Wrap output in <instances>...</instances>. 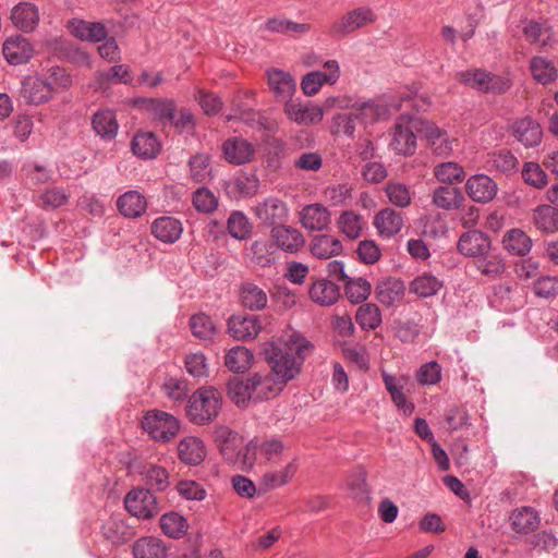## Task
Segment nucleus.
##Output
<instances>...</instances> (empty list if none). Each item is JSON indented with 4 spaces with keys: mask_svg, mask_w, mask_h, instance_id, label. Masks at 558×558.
Wrapping results in <instances>:
<instances>
[{
    "mask_svg": "<svg viewBox=\"0 0 558 558\" xmlns=\"http://www.w3.org/2000/svg\"><path fill=\"white\" fill-rule=\"evenodd\" d=\"M313 345L300 333L293 332L283 342L271 344L266 351L269 372H258L246 379L234 378L228 383V396L239 408L277 397L301 371Z\"/></svg>",
    "mask_w": 558,
    "mask_h": 558,
    "instance_id": "obj_1",
    "label": "nucleus"
},
{
    "mask_svg": "<svg viewBox=\"0 0 558 558\" xmlns=\"http://www.w3.org/2000/svg\"><path fill=\"white\" fill-rule=\"evenodd\" d=\"M221 407V393L213 386H204L189 397L185 412L190 422L204 426L216 420Z\"/></svg>",
    "mask_w": 558,
    "mask_h": 558,
    "instance_id": "obj_2",
    "label": "nucleus"
},
{
    "mask_svg": "<svg viewBox=\"0 0 558 558\" xmlns=\"http://www.w3.org/2000/svg\"><path fill=\"white\" fill-rule=\"evenodd\" d=\"M388 114V107L379 100L356 101L352 105L348 114H339L336 118L338 128L347 135H352L355 130V121L362 124H373Z\"/></svg>",
    "mask_w": 558,
    "mask_h": 558,
    "instance_id": "obj_3",
    "label": "nucleus"
},
{
    "mask_svg": "<svg viewBox=\"0 0 558 558\" xmlns=\"http://www.w3.org/2000/svg\"><path fill=\"white\" fill-rule=\"evenodd\" d=\"M142 426L153 439L162 442L170 441L180 429V423L172 414L159 410L147 412Z\"/></svg>",
    "mask_w": 558,
    "mask_h": 558,
    "instance_id": "obj_4",
    "label": "nucleus"
},
{
    "mask_svg": "<svg viewBox=\"0 0 558 558\" xmlns=\"http://www.w3.org/2000/svg\"><path fill=\"white\" fill-rule=\"evenodd\" d=\"M270 319L269 316L239 314L228 319V333L239 341L255 339L263 330L264 325Z\"/></svg>",
    "mask_w": 558,
    "mask_h": 558,
    "instance_id": "obj_5",
    "label": "nucleus"
},
{
    "mask_svg": "<svg viewBox=\"0 0 558 558\" xmlns=\"http://www.w3.org/2000/svg\"><path fill=\"white\" fill-rule=\"evenodd\" d=\"M457 78L480 92L501 94L510 88V82L504 77L492 75L482 70H468L457 74Z\"/></svg>",
    "mask_w": 558,
    "mask_h": 558,
    "instance_id": "obj_6",
    "label": "nucleus"
},
{
    "mask_svg": "<svg viewBox=\"0 0 558 558\" xmlns=\"http://www.w3.org/2000/svg\"><path fill=\"white\" fill-rule=\"evenodd\" d=\"M126 510L138 519H150L159 513L157 498L146 488H133L124 498Z\"/></svg>",
    "mask_w": 558,
    "mask_h": 558,
    "instance_id": "obj_7",
    "label": "nucleus"
},
{
    "mask_svg": "<svg viewBox=\"0 0 558 558\" xmlns=\"http://www.w3.org/2000/svg\"><path fill=\"white\" fill-rule=\"evenodd\" d=\"M255 217L266 226L286 222L289 218L287 203L278 197L269 196L253 207Z\"/></svg>",
    "mask_w": 558,
    "mask_h": 558,
    "instance_id": "obj_8",
    "label": "nucleus"
},
{
    "mask_svg": "<svg viewBox=\"0 0 558 558\" xmlns=\"http://www.w3.org/2000/svg\"><path fill=\"white\" fill-rule=\"evenodd\" d=\"M418 131L426 137L430 148L436 155L449 156L458 147V138L449 135L434 123L421 121Z\"/></svg>",
    "mask_w": 558,
    "mask_h": 558,
    "instance_id": "obj_9",
    "label": "nucleus"
},
{
    "mask_svg": "<svg viewBox=\"0 0 558 558\" xmlns=\"http://www.w3.org/2000/svg\"><path fill=\"white\" fill-rule=\"evenodd\" d=\"M270 238L278 248L291 254L299 252L305 245L304 235L296 228L284 222L271 228Z\"/></svg>",
    "mask_w": 558,
    "mask_h": 558,
    "instance_id": "obj_10",
    "label": "nucleus"
},
{
    "mask_svg": "<svg viewBox=\"0 0 558 558\" xmlns=\"http://www.w3.org/2000/svg\"><path fill=\"white\" fill-rule=\"evenodd\" d=\"M299 222L306 230L324 231L331 222V213L323 204H308L299 213Z\"/></svg>",
    "mask_w": 558,
    "mask_h": 558,
    "instance_id": "obj_11",
    "label": "nucleus"
},
{
    "mask_svg": "<svg viewBox=\"0 0 558 558\" xmlns=\"http://www.w3.org/2000/svg\"><path fill=\"white\" fill-rule=\"evenodd\" d=\"M225 159L232 165H244L254 160L255 146L242 137H231L223 142Z\"/></svg>",
    "mask_w": 558,
    "mask_h": 558,
    "instance_id": "obj_12",
    "label": "nucleus"
},
{
    "mask_svg": "<svg viewBox=\"0 0 558 558\" xmlns=\"http://www.w3.org/2000/svg\"><path fill=\"white\" fill-rule=\"evenodd\" d=\"M10 20L19 31L29 34L33 33L39 24V10L31 2H20L12 8Z\"/></svg>",
    "mask_w": 558,
    "mask_h": 558,
    "instance_id": "obj_13",
    "label": "nucleus"
},
{
    "mask_svg": "<svg viewBox=\"0 0 558 558\" xmlns=\"http://www.w3.org/2000/svg\"><path fill=\"white\" fill-rule=\"evenodd\" d=\"M489 250L490 240L480 230L466 231L458 241V251L468 257L484 256Z\"/></svg>",
    "mask_w": 558,
    "mask_h": 558,
    "instance_id": "obj_14",
    "label": "nucleus"
},
{
    "mask_svg": "<svg viewBox=\"0 0 558 558\" xmlns=\"http://www.w3.org/2000/svg\"><path fill=\"white\" fill-rule=\"evenodd\" d=\"M410 123L398 122L391 131L390 148L399 155L412 156L416 150V136Z\"/></svg>",
    "mask_w": 558,
    "mask_h": 558,
    "instance_id": "obj_15",
    "label": "nucleus"
},
{
    "mask_svg": "<svg viewBox=\"0 0 558 558\" xmlns=\"http://www.w3.org/2000/svg\"><path fill=\"white\" fill-rule=\"evenodd\" d=\"M34 49L29 40L21 35L9 37L2 47L5 60L13 65L26 63L33 56Z\"/></svg>",
    "mask_w": 558,
    "mask_h": 558,
    "instance_id": "obj_16",
    "label": "nucleus"
},
{
    "mask_svg": "<svg viewBox=\"0 0 558 558\" xmlns=\"http://www.w3.org/2000/svg\"><path fill=\"white\" fill-rule=\"evenodd\" d=\"M376 19L374 12L367 8H357L335 22L332 31L338 34H349L355 29L373 23Z\"/></svg>",
    "mask_w": 558,
    "mask_h": 558,
    "instance_id": "obj_17",
    "label": "nucleus"
},
{
    "mask_svg": "<svg viewBox=\"0 0 558 558\" xmlns=\"http://www.w3.org/2000/svg\"><path fill=\"white\" fill-rule=\"evenodd\" d=\"M465 191L470 198L477 203H487L497 194V184L486 174H476L468 179Z\"/></svg>",
    "mask_w": 558,
    "mask_h": 558,
    "instance_id": "obj_18",
    "label": "nucleus"
},
{
    "mask_svg": "<svg viewBox=\"0 0 558 558\" xmlns=\"http://www.w3.org/2000/svg\"><path fill=\"white\" fill-rule=\"evenodd\" d=\"M513 136L525 147H533L541 143L543 132L539 123L531 117L515 121L512 126Z\"/></svg>",
    "mask_w": 558,
    "mask_h": 558,
    "instance_id": "obj_19",
    "label": "nucleus"
},
{
    "mask_svg": "<svg viewBox=\"0 0 558 558\" xmlns=\"http://www.w3.org/2000/svg\"><path fill=\"white\" fill-rule=\"evenodd\" d=\"M284 112L290 120L303 125L316 124L324 117V109L318 108L317 105L303 106L299 102H287Z\"/></svg>",
    "mask_w": 558,
    "mask_h": 558,
    "instance_id": "obj_20",
    "label": "nucleus"
},
{
    "mask_svg": "<svg viewBox=\"0 0 558 558\" xmlns=\"http://www.w3.org/2000/svg\"><path fill=\"white\" fill-rule=\"evenodd\" d=\"M206 447L201 438L195 436L184 437L178 445L179 459L189 465L201 464L206 457Z\"/></svg>",
    "mask_w": 558,
    "mask_h": 558,
    "instance_id": "obj_21",
    "label": "nucleus"
},
{
    "mask_svg": "<svg viewBox=\"0 0 558 558\" xmlns=\"http://www.w3.org/2000/svg\"><path fill=\"white\" fill-rule=\"evenodd\" d=\"M313 256L319 259H327L341 254L343 246L341 241L330 234H317L310 243Z\"/></svg>",
    "mask_w": 558,
    "mask_h": 558,
    "instance_id": "obj_22",
    "label": "nucleus"
},
{
    "mask_svg": "<svg viewBox=\"0 0 558 558\" xmlns=\"http://www.w3.org/2000/svg\"><path fill=\"white\" fill-rule=\"evenodd\" d=\"M268 85L275 96L280 100H288L295 92V81L293 77L281 70H270L267 73Z\"/></svg>",
    "mask_w": 558,
    "mask_h": 558,
    "instance_id": "obj_23",
    "label": "nucleus"
},
{
    "mask_svg": "<svg viewBox=\"0 0 558 558\" xmlns=\"http://www.w3.org/2000/svg\"><path fill=\"white\" fill-rule=\"evenodd\" d=\"M310 299L322 305L329 306L336 303L340 296L339 288L327 279H316L308 289Z\"/></svg>",
    "mask_w": 558,
    "mask_h": 558,
    "instance_id": "obj_24",
    "label": "nucleus"
},
{
    "mask_svg": "<svg viewBox=\"0 0 558 558\" xmlns=\"http://www.w3.org/2000/svg\"><path fill=\"white\" fill-rule=\"evenodd\" d=\"M182 223L173 217H159L151 223V233L160 241L174 243L182 234Z\"/></svg>",
    "mask_w": 558,
    "mask_h": 558,
    "instance_id": "obj_25",
    "label": "nucleus"
},
{
    "mask_svg": "<svg viewBox=\"0 0 558 558\" xmlns=\"http://www.w3.org/2000/svg\"><path fill=\"white\" fill-rule=\"evenodd\" d=\"M374 226L380 235L391 238L402 229L403 217L392 208H384L376 214Z\"/></svg>",
    "mask_w": 558,
    "mask_h": 558,
    "instance_id": "obj_26",
    "label": "nucleus"
},
{
    "mask_svg": "<svg viewBox=\"0 0 558 558\" xmlns=\"http://www.w3.org/2000/svg\"><path fill=\"white\" fill-rule=\"evenodd\" d=\"M240 302L243 307L250 311H262L267 306L268 296L263 288L247 281L242 283L240 288Z\"/></svg>",
    "mask_w": 558,
    "mask_h": 558,
    "instance_id": "obj_27",
    "label": "nucleus"
},
{
    "mask_svg": "<svg viewBox=\"0 0 558 558\" xmlns=\"http://www.w3.org/2000/svg\"><path fill=\"white\" fill-rule=\"evenodd\" d=\"M298 469L299 465L296 460L293 459L280 470L266 472L259 480V486L264 490H270L283 486L292 480Z\"/></svg>",
    "mask_w": 558,
    "mask_h": 558,
    "instance_id": "obj_28",
    "label": "nucleus"
},
{
    "mask_svg": "<svg viewBox=\"0 0 558 558\" xmlns=\"http://www.w3.org/2000/svg\"><path fill=\"white\" fill-rule=\"evenodd\" d=\"M117 206L123 216L137 218L145 213L147 204L145 197L137 191H129L118 198Z\"/></svg>",
    "mask_w": 558,
    "mask_h": 558,
    "instance_id": "obj_29",
    "label": "nucleus"
},
{
    "mask_svg": "<svg viewBox=\"0 0 558 558\" xmlns=\"http://www.w3.org/2000/svg\"><path fill=\"white\" fill-rule=\"evenodd\" d=\"M102 535L112 544L119 545L130 541L133 536L132 530L119 515L110 517L102 524Z\"/></svg>",
    "mask_w": 558,
    "mask_h": 558,
    "instance_id": "obj_30",
    "label": "nucleus"
},
{
    "mask_svg": "<svg viewBox=\"0 0 558 558\" xmlns=\"http://www.w3.org/2000/svg\"><path fill=\"white\" fill-rule=\"evenodd\" d=\"M504 247L512 255L524 256L532 248L531 238L521 229L508 230L502 239Z\"/></svg>",
    "mask_w": 558,
    "mask_h": 558,
    "instance_id": "obj_31",
    "label": "nucleus"
},
{
    "mask_svg": "<svg viewBox=\"0 0 558 558\" xmlns=\"http://www.w3.org/2000/svg\"><path fill=\"white\" fill-rule=\"evenodd\" d=\"M52 95L51 86L44 77L28 80L22 89V96L34 105L46 102Z\"/></svg>",
    "mask_w": 558,
    "mask_h": 558,
    "instance_id": "obj_32",
    "label": "nucleus"
},
{
    "mask_svg": "<svg viewBox=\"0 0 558 558\" xmlns=\"http://www.w3.org/2000/svg\"><path fill=\"white\" fill-rule=\"evenodd\" d=\"M511 526L517 533H530L539 525L537 512L531 507H522L512 511L510 515Z\"/></svg>",
    "mask_w": 558,
    "mask_h": 558,
    "instance_id": "obj_33",
    "label": "nucleus"
},
{
    "mask_svg": "<svg viewBox=\"0 0 558 558\" xmlns=\"http://www.w3.org/2000/svg\"><path fill=\"white\" fill-rule=\"evenodd\" d=\"M383 381L396 407L404 413H412L414 407L407 401L405 395L403 393L407 380L403 377L397 378L387 373H383Z\"/></svg>",
    "mask_w": 558,
    "mask_h": 558,
    "instance_id": "obj_34",
    "label": "nucleus"
},
{
    "mask_svg": "<svg viewBox=\"0 0 558 558\" xmlns=\"http://www.w3.org/2000/svg\"><path fill=\"white\" fill-rule=\"evenodd\" d=\"M523 34L530 44H536L541 47L550 46L555 43L553 28L547 23L530 21L523 27Z\"/></svg>",
    "mask_w": 558,
    "mask_h": 558,
    "instance_id": "obj_35",
    "label": "nucleus"
},
{
    "mask_svg": "<svg viewBox=\"0 0 558 558\" xmlns=\"http://www.w3.org/2000/svg\"><path fill=\"white\" fill-rule=\"evenodd\" d=\"M364 226L363 217L353 210L342 211L337 219V228L350 240L361 236Z\"/></svg>",
    "mask_w": 558,
    "mask_h": 558,
    "instance_id": "obj_36",
    "label": "nucleus"
},
{
    "mask_svg": "<svg viewBox=\"0 0 558 558\" xmlns=\"http://www.w3.org/2000/svg\"><path fill=\"white\" fill-rule=\"evenodd\" d=\"M403 294L404 286L397 279L383 280L376 287V296L378 301L387 306L400 302Z\"/></svg>",
    "mask_w": 558,
    "mask_h": 558,
    "instance_id": "obj_37",
    "label": "nucleus"
},
{
    "mask_svg": "<svg viewBox=\"0 0 558 558\" xmlns=\"http://www.w3.org/2000/svg\"><path fill=\"white\" fill-rule=\"evenodd\" d=\"M135 558H166L167 549L161 539L156 537H142L133 545Z\"/></svg>",
    "mask_w": 558,
    "mask_h": 558,
    "instance_id": "obj_38",
    "label": "nucleus"
},
{
    "mask_svg": "<svg viewBox=\"0 0 558 558\" xmlns=\"http://www.w3.org/2000/svg\"><path fill=\"white\" fill-rule=\"evenodd\" d=\"M93 129L95 132L105 140H112L118 132V122L113 111L99 110L93 117Z\"/></svg>",
    "mask_w": 558,
    "mask_h": 558,
    "instance_id": "obj_39",
    "label": "nucleus"
},
{
    "mask_svg": "<svg viewBox=\"0 0 558 558\" xmlns=\"http://www.w3.org/2000/svg\"><path fill=\"white\" fill-rule=\"evenodd\" d=\"M141 475L149 488L158 492L165 490L170 484L169 473L161 465L146 463L142 468Z\"/></svg>",
    "mask_w": 558,
    "mask_h": 558,
    "instance_id": "obj_40",
    "label": "nucleus"
},
{
    "mask_svg": "<svg viewBox=\"0 0 558 558\" xmlns=\"http://www.w3.org/2000/svg\"><path fill=\"white\" fill-rule=\"evenodd\" d=\"M160 149V144L154 133L140 132L132 141V150L142 158H154Z\"/></svg>",
    "mask_w": 558,
    "mask_h": 558,
    "instance_id": "obj_41",
    "label": "nucleus"
},
{
    "mask_svg": "<svg viewBox=\"0 0 558 558\" xmlns=\"http://www.w3.org/2000/svg\"><path fill=\"white\" fill-rule=\"evenodd\" d=\"M253 360L254 355L247 348L238 345L229 350L225 364L233 373H243L252 366Z\"/></svg>",
    "mask_w": 558,
    "mask_h": 558,
    "instance_id": "obj_42",
    "label": "nucleus"
},
{
    "mask_svg": "<svg viewBox=\"0 0 558 558\" xmlns=\"http://www.w3.org/2000/svg\"><path fill=\"white\" fill-rule=\"evenodd\" d=\"M441 288L442 282L437 277L423 274L411 281L409 290L420 298H429L435 295Z\"/></svg>",
    "mask_w": 558,
    "mask_h": 558,
    "instance_id": "obj_43",
    "label": "nucleus"
},
{
    "mask_svg": "<svg viewBox=\"0 0 558 558\" xmlns=\"http://www.w3.org/2000/svg\"><path fill=\"white\" fill-rule=\"evenodd\" d=\"M433 173L439 182L449 185L461 183L465 178L463 167L453 161L436 165L434 167Z\"/></svg>",
    "mask_w": 558,
    "mask_h": 558,
    "instance_id": "obj_44",
    "label": "nucleus"
},
{
    "mask_svg": "<svg viewBox=\"0 0 558 558\" xmlns=\"http://www.w3.org/2000/svg\"><path fill=\"white\" fill-rule=\"evenodd\" d=\"M353 185L342 182L328 185L324 192V198L331 206H349L352 199Z\"/></svg>",
    "mask_w": 558,
    "mask_h": 558,
    "instance_id": "obj_45",
    "label": "nucleus"
},
{
    "mask_svg": "<svg viewBox=\"0 0 558 558\" xmlns=\"http://www.w3.org/2000/svg\"><path fill=\"white\" fill-rule=\"evenodd\" d=\"M533 222L541 231L555 232L558 230V210L549 205L538 206L534 210Z\"/></svg>",
    "mask_w": 558,
    "mask_h": 558,
    "instance_id": "obj_46",
    "label": "nucleus"
},
{
    "mask_svg": "<svg viewBox=\"0 0 558 558\" xmlns=\"http://www.w3.org/2000/svg\"><path fill=\"white\" fill-rule=\"evenodd\" d=\"M530 69L533 77L543 85L554 82L558 75L553 62L543 57H534L531 60Z\"/></svg>",
    "mask_w": 558,
    "mask_h": 558,
    "instance_id": "obj_47",
    "label": "nucleus"
},
{
    "mask_svg": "<svg viewBox=\"0 0 558 558\" xmlns=\"http://www.w3.org/2000/svg\"><path fill=\"white\" fill-rule=\"evenodd\" d=\"M462 195L452 186H439L434 191L433 203L442 209H453L459 206Z\"/></svg>",
    "mask_w": 558,
    "mask_h": 558,
    "instance_id": "obj_48",
    "label": "nucleus"
},
{
    "mask_svg": "<svg viewBox=\"0 0 558 558\" xmlns=\"http://www.w3.org/2000/svg\"><path fill=\"white\" fill-rule=\"evenodd\" d=\"M190 328L193 336L201 340H211L216 335L215 324L211 318L204 313L191 317Z\"/></svg>",
    "mask_w": 558,
    "mask_h": 558,
    "instance_id": "obj_49",
    "label": "nucleus"
},
{
    "mask_svg": "<svg viewBox=\"0 0 558 558\" xmlns=\"http://www.w3.org/2000/svg\"><path fill=\"white\" fill-rule=\"evenodd\" d=\"M191 178L197 183L211 179L210 159L205 154H196L189 161Z\"/></svg>",
    "mask_w": 558,
    "mask_h": 558,
    "instance_id": "obj_50",
    "label": "nucleus"
},
{
    "mask_svg": "<svg viewBox=\"0 0 558 558\" xmlns=\"http://www.w3.org/2000/svg\"><path fill=\"white\" fill-rule=\"evenodd\" d=\"M160 527L165 534L179 538L187 531L186 520L177 512H169L161 517Z\"/></svg>",
    "mask_w": 558,
    "mask_h": 558,
    "instance_id": "obj_51",
    "label": "nucleus"
},
{
    "mask_svg": "<svg viewBox=\"0 0 558 558\" xmlns=\"http://www.w3.org/2000/svg\"><path fill=\"white\" fill-rule=\"evenodd\" d=\"M372 286L364 278H353L345 281V295L352 303H361L371 294Z\"/></svg>",
    "mask_w": 558,
    "mask_h": 558,
    "instance_id": "obj_52",
    "label": "nucleus"
},
{
    "mask_svg": "<svg viewBox=\"0 0 558 558\" xmlns=\"http://www.w3.org/2000/svg\"><path fill=\"white\" fill-rule=\"evenodd\" d=\"M355 319L362 329H376L381 323L380 311L375 304L366 303L359 307Z\"/></svg>",
    "mask_w": 558,
    "mask_h": 558,
    "instance_id": "obj_53",
    "label": "nucleus"
},
{
    "mask_svg": "<svg viewBox=\"0 0 558 558\" xmlns=\"http://www.w3.org/2000/svg\"><path fill=\"white\" fill-rule=\"evenodd\" d=\"M227 227L231 236L239 240L245 239L251 232V223L241 211H233L230 215Z\"/></svg>",
    "mask_w": 558,
    "mask_h": 558,
    "instance_id": "obj_54",
    "label": "nucleus"
},
{
    "mask_svg": "<svg viewBox=\"0 0 558 558\" xmlns=\"http://www.w3.org/2000/svg\"><path fill=\"white\" fill-rule=\"evenodd\" d=\"M193 205L198 211L209 214L218 207V198L207 187H199L193 194Z\"/></svg>",
    "mask_w": 558,
    "mask_h": 558,
    "instance_id": "obj_55",
    "label": "nucleus"
},
{
    "mask_svg": "<svg viewBox=\"0 0 558 558\" xmlns=\"http://www.w3.org/2000/svg\"><path fill=\"white\" fill-rule=\"evenodd\" d=\"M476 268L483 275L496 278L505 271L506 265L499 255H488L476 262Z\"/></svg>",
    "mask_w": 558,
    "mask_h": 558,
    "instance_id": "obj_56",
    "label": "nucleus"
},
{
    "mask_svg": "<svg viewBox=\"0 0 558 558\" xmlns=\"http://www.w3.org/2000/svg\"><path fill=\"white\" fill-rule=\"evenodd\" d=\"M386 194L390 203L399 207H407L411 204V194L407 185L389 182L386 185Z\"/></svg>",
    "mask_w": 558,
    "mask_h": 558,
    "instance_id": "obj_57",
    "label": "nucleus"
},
{
    "mask_svg": "<svg viewBox=\"0 0 558 558\" xmlns=\"http://www.w3.org/2000/svg\"><path fill=\"white\" fill-rule=\"evenodd\" d=\"M162 391L169 399L181 402L186 398L189 388L185 380L170 377L165 380Z\"/></svg>",
    "mask_w": 558,
    "mask_h": 558,
    "instance_id": "obj_58",
    "label": "nucleus"
},
{
    "mask_svg": "<svg viewBox=\"0 0 558 558\" xmlns=\"http://www.w3.org/2000/svg\"><path fill=\"white\" fill-rule=\"evenodd\" d=\"M69 196V193L61 187L49 189L40 195L41 207L58 208L68 202Z\"/></svg>",
    "mask_w": 558,
    "mask_h": 558,
    "instance_id": "obj_59",
    "label": "nucleus"
},
{
    "mask_svg": "<svg viewBox=\"0 0 558 558\" xmlns=\"http://www.w3.org/2000/svg\"><path fill=\"white\" fill-rule=\"evenodd\" d=\"M348 489L352 498L357 500H368V490L365 482V474L360 472L348 478Z\"/></svg>",
    "mask_w": 558,
    "mask_h": 558,
    "instance_id": "obj_60",
    "label": "nucleus"
},
{
    "mask_svg": "<svg viewBox=\"0 0 558 558\" xmlns=\"http://www.w3.org/2000/svg\"><path fill=\"white\" fill-rule=\"evenodd\" d=\"M441 378V368L437 362H429L421 366L416 379L422 385H435Z\"/></svg>",
    "mask_w": 558,
    "mask_h": 558,
    "instance_id": "obj_61",
    "label": "nucleus"
},
{
    "mask_svg": "<svg viewBox=\"0 0 558 558\" xmlns=\"http://www.w3.org/2000/svg\"><path fill=\"white\" fill-rule=\"evenodd\" d=\"M524 181L535 187H543L546 184V174L543 169L534 162L525 163L522 170Z\"/></svg>",
    "mask_w": 558,
    "mask_h": 558,
    "instance_id": "obj_62",
    "label": "nucleus"
},
{
    "mask_svg": "<svg viewBox=\"0 0 558 558\" xmlns=\"http://www.w3.org/2000/svg\"><path fill=\"white\" fill-rule=\"evenodd\" d=\"M324 84H326V77L323 76L322 72L313 71L304 75L301 82V88L305 95L314 96Z\"/></svg>",
    "mask_w": 558,
    "mask_h": 558,
    "instance_id": "obj_63",
    "label": "nucleus"
},
{
    "mask_svg": "<svg viewBox=\"0 0 558 558\" xmlns=\"http://www.w3.org/2000/svg\"><path fill=\"white\" fill-rule=\"evenodd\" d=\"M534 292L544 299L554 298L558 293V279L549 276L539 278L534 284Z\"/></svg>",
    "mask_w": 558,
    "mask_h": 558,
    "instance_id": "obj_64",
    "label": "nucleus"
}]
</instances>
